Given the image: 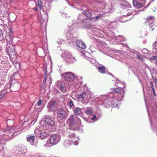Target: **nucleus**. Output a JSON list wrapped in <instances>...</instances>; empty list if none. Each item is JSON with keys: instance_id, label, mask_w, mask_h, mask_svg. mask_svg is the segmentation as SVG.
<instances>
[{"instance_id": "f257e3e1", "label": "nucleus", "mask_w": 157, "mask_h": 157, "mask_svg": "<svg viewBox=\"0 0 157 157\" xmlns=\"http://www.w3.org/2000/svg\"><path fill=\"white\" fill-rule=\"evenodd\" d=\"M77 97L83 103L87 104L90 101L91 95L88 92H83L77 95Z\"/></svg>"}, {"instance_id": "f03ea898", "label": "nucleus", "mask_w": 157, "mask_h": 157, "mask_svg": "<svg viewBox=\"0 0 157 157\" xmlns=\"http://www.w3.org/2000/svg\"><path fill=\"white\" fill-rule=\"evenodd\" d=\"M57 118L61 121L66 120L68 117V115L66 112L61 108L57 109Z\"/></svg>"}, {"instance_id": "7ed1b4c3", "label": "nucleus", "mask_w": 157, "mask_h": 157, "mask_svg": "<svg viewBox=\"0 0 157 157\" xmlns=\"http://www.w3.org/2000/svg\"><path fill=\"white\" fill-rule=\"evenodd\" d=\"M61 136L58 134H52L48 139V141L52 145H54L57 144L60 140Z\"/></svg>"}, {"instance_id": "20e7f679", "label": "nucleus", "mask_w": 157, "mask_h": 157, "mask_svg": "<svg viewBox=\"0 0 157 157\" xmlns=\"http://www.w3.org/2000/svg\"><path fill=\"white\" fill-rule=\"evenodd\" d=\"M104 104L107 108H109L111 106L115 107L117 105L115 104V102L114 99L111 98L105 99L104 101Z\"/></svg>"}, {"instance_id": "39448f33", "label": "nucleus", "mask_w": 157, "mask_h": 157, "mask_svg": "<svg viewBox=\"0 0 157 157\" xmlns=\"http://www.w3.org/2000/svg\"><path fill=\"white\" fill-rule=\"evenodd\" d=\"M65 80L69 82H73L75 79V75L72 72H65L62 75Z\"/></svg>"}, {"instance_id": "423d86ee", "label": "nucleus", "mask_w": 157, "mask_h": 157, "mask_svg": "<svg viewBox=\"0 0 157 157\" xmlns=\"http://www.w3.org/2000/svg\"><path fill=\"white\" fill-rule=\"evenodd\" d=\"M20 85V84L18 83H16L14 84H11L10 86V84L7 83L5 87L8 86L10 87V89H12L13 91H17L19 89Z\"/></svg>"}, {"instance_id": "0eeeda50", "label": "nucleus", "mask_w": 157, "mask_h": 157, "mask_svg": "<svg viewBox=\"0 0 157 157\" xmlns=\"http://www.w3.org/2000/svg\"><path fill=\"white\" fill-rule=\"evenodd\" d=\"M48 109L52 111H54L56 109V103L54 101H50L49 102L48 105Z\"/></svg>"}, {"instance_id": "6e6552de", "label": "nucleus", "mask_w": 157, "mask_h": 157, "mask_svg": "<svg viewBox=\"0 0 157 157\" xmlns=\"http://www.w3.org/2000/svg\"><path fill=\"white\" fill-rule=\"evenodd\" d=\"M52 82V80L50 76L45 75L44 80L43 82V84H45L50 86Z\"/></svg>"}, {"instance_id": "1a4fd4ad", "label": "nucleus", "mask_w": 157, "mask_h": 157, "mask_svg": "<svg viewBox=\"0 0 157 157\" xmlns=\"http://www.w3.org/2000/svg\"><path fill=\"white\" fill-rule=\"evenodd\" d=\"M45 123L51 126H54L55 124L54 121V119L49 117L46 118Z\"/></svg>"}, {"instance_id": "9d476101", "label": "nucleus", "mask_w": 157, "mask_h": 157, "mask_svg": "<svg viewBox=\"0 0 157 157\" xmlns=\"http://www.w3.org/2000/svg\"><path fill=\"white\" fill-rule=\"evenodd\" d=\"M57 87L62 92H64L66 91V87L64 86L63 82L61 81H58L56 84Z\"/></svg>"}, {"instance_id": "9b49d317", "label": "nucleus", "mask_w": 157, "mask_h": 157, "mask_svg": "<svg viewBox=\"0 0 157 157\" xmlns=\"http://www.w3.org/2000/svg\"><path fill=\"white\" fill-rule=\"evenodd\" d=\"M111 91L114 92L117 94H121L122 93L124 94V91L122 88L118 87V88H111Z\"/></svg>"}, {"instance_id": "f8f14e48", "label": "nucleus", "mask_w": 157, "mask_h": 157, "mask_svg": "<svg viewBox=\"0 0 157 157\" xmlns=\"http://www.w3.org/2000/svg\"><path fill=\"white\" fill-rule=\"evenodd\" d=\"M75 123V120L73 115L71 116L67 120V124L70 127L74 125Z\"/></svg>"}, {"instance_id": "ddd939ff", "label": "nucleus", "mask_w": 157, "mask_h": 157, "mask_svg": "<svg viewBox=\"0 0 157 157\" xmlns=\"http://www.w3.org/2000/svg\"><path fill=\"white\" fill-rule=\"evenodd\" d=\"M76 43L77 45L81 48L84 49L86 48L85 44L81 40H78L76 41Z\"/></svg>"}, {"instance_id": "4468645a", "label": "nucleus", "mask_w": 157, "mask_h": 157, "mask_svg": "<svg viewBox=\"0 0 157 157\" xmlns=\"http://www.w3.org/2000/svg\"><path fill=\"white\" fill-rule=\"evenodd\" d=\"M133 6L136 8H141L144 6L145 4L143 3H140L137 1L135 0L133 1Z\"/></svg>"}, {"instance_id": "2eb2a0df", "label": "nucleus", "mask_w": 157, "mask_h": 157, "mask_svg": "<svg viewBox=\"0 0 157 157\" xmlns=\"http://www.w3.org/2000/svg\"><path fill=\"white\" fill-rule=\"evenodd\" d=\"M154 17L152 16H151L146 18L145 19L144 23L145 24H146L148 23H151L154 22Z\"/></svg>"}, {"instance_id": "dca6fc26", "label": "nucleus", "mask_w": 157, "mask_h": 157, "mask_svg": "<svg viewBox=\"0 0 157 157\" xmlns=\"http://www.w3.org/2000/svg\"><path fill=\"white\" fill-rule=\"evenodd\" d=\"M35 138L34 136L30 135L27 137V140L32 144H33L34 143Z\"/></svg>"}, {"instance_id": "f3484780", "label": "nucleus", "mask_w": 157, "mask_h": 157, "mask_svg": "<svg viewBox=\"0 0 157 157\" xmlns=\"http://www.w3.org/2000/svg\"><path fill=\"white\" fill-rule=\"evenodd\" d=\"M98 71L102 74H104L105 71V67L104 66L99 67L98 68Z\"/></svg>"}, {"instance_id": "a211bd4d", "label": "nucleus", "mask_w": 157, "mask_h": 157, "mask_svg": "<svg viewBox=\"0 0 157 157\" xmlns=\"http://www.w3.org/2000/svg\"><path fill=\"white\" fill-rule=\"evenodd\" d=\"M82 109L76 107L74 110V113L77 115H79L81 113Z\"/></svg>"}, {"instance_id": "6ab92c4d", "label": "nucleus", "mask_w": 157, "mask_h": 157, "mask_svg": "<svg viewBox=\"0 0 157 157\" xmlns=\"http://www.w3.org/2000/svg\"><path fill=\"white\" fill-rule=\"evenodd\" d=\"M48 135V134L47 132H43L40 133V137L42 139H44L47 137Z\"/></svg>"}, {"instance_id": "aec40b11", "label": "nucleus", "mask_w": 157, "mask_h": 157, "mask_svg": "<svg viewBox=\"0 0 157 157\" xmlns=\"http://www.w3.org/2000/svg\"><path fill=\"white\" fill-rule=\"evenodd\" d=\"M19 150L21 152L25 153L27 152L26 147L25 146H22L19 148Z\"/></svg>"}, {"instance_id": "412c9836", "label": "nucleus", "mask_w": 157, "mask_h": 157, "mask_svg": "<svg viewBox=\"0 0 157 157\" xmlns=\"http://www.w3.org/2000/svg\"><path fill=\"white\" fill-rule=\"evenodd\" d=\"M91 110L92 109L90 107H87L85 109V112L87 114L91 115L92 114Z\"/></svg>"}, {"instance_id": "4be33fe9", "label": "nucleus", "mask_w": 157, "mask_h": 157, "mask_svg": "<svg viewBox=\"0 0 157 157\" xmlns=\"http://www.w3.org/2000/svg\"><path fill=\"white\" fill-rule=\"evenodd\" d=\"M83 14L85 15L87 17H90L92 15V13L90 11L87 10H84L83 12Z\"/></svg>"}, {"instance_id": "5701e85b", "label": "nucleus", "mask_w": 157, "mask_h": 157, "mask_svg": "<svg viewBox=\"0 0 157 157\" xmlns=\"http://www.w3.org/2000/svg\"><path fill=\"white\" fill-rule=\"evenodd\" d=\"M121 5L124 7H127L130 6L129 3L125 1H123L121 4Z\"/></svg>"}, {"instance_id": "b1692460", "label": "nucleus", "mask_w": 157, "mask_h": 157, "mask_svg": "<svg viewBox=\"0 0 157 157\" xmlns=\"http://www.w3.org/2000/svg\"><path fill=\"white\" fill-rule=\"evenodd\" d=\"M149 28L151 30H153L155 28V24L154 22L149 24Z\"/></svg>"}, {"instance_id": "393cba45", "label": "nucleus", "mask_w": 157, "mask_h": 157, "mask_svg": "<svg viewBox=\"0 0 157 157\" xmlns=\"http://www.w3.org/2000/svg\"><path fill=\"white\" fill-rule=\"evenodd\" d=\"M69 137L71 139L70 140L73 141L75 140L76 139V137L74 134H71L69 136Z\"/></svg>"}, {"instance_id": "a878e982", "label": "nucleus", "mask_w": 157, "mask_h": 157, "mask_svg": "<svg viewBox=\"0 0 157 157\" xmlns=\"http://www.w3.org/2000/svg\"><path fill=\"white\" fill-rule=\"evenodd\" d=\"M37 3L38 8L40 10H41L43 6V3L41 0H37Z\"/></svg>"}, {"instance_id": "bb28decb", "label": "nucleus", "mask_w": 157, "mask_h": 157, "mask_svg": "<svg viewBox=\"0 0 157 157\" xmlns=\"http://www.w3.org/2000/svg\"><path fill=\"white\" fill-rule=\"evenodd\" d=\"M153 91H154L152 90V89H149L148 90L149 94L151 95H153L154 97H155L156 95V94L155 93V94H154Z\"/></svg>"}, {"instance_id": "cd10ccee", "label": "nucleus", "mask_w": 157, "mask_h": 157, "mask_svg": "<svg viewBox=\"0 0 157 157\" xmlns=\"http://www.w3.org/2000/svg\"><path fill=\"white\" fill-rule=\"evenodd\" d=\"M103 14H99L98 16H97L95 17V20L97 21L101 17H103Z\"/></svg>"}, {"instance_id": "c85d7f7f", "label": "nucleus", "mask_w": 157, "mask_h": 157, "mask_svg": "<svg viewBox=\"0 0 157 157\" xmlns=\"http://www.w3.org/2000/svg\"><path fill=\"white\" fill-rule=\"evenodd\" d=\"M68 104L69 105V106L70 107H72L74 105V103H73V101L71 100L69 101V103Z\"/></svg>"}, {"instance_id": "c756f323", "label": "nucleus", "mask_w": 157, "mask_h": 157, "mask_svg": "<svg viewBox=\"0 0 157 157\" xmlns=\"http://www.w3.org/2000/svg\"><path fill=\"white\" fill-rule=\"evenodd\" d=\"M149 89H152V90H153L154 91L153 93H154V94H155V90L153 87V85H150Z\"/></svg>"}, {"instance_id": "7c9ffc66", "label": "nucleus", "mask_w": 157, "mask_h": 157, "mask_svg": "<svg viewBox=\"0 0 157 157\" xmlns=\"http://www.w3.org/2000/svg\"><path fill=\"white\" fill-rule=\"evenodd\" d=\"M156 56H153L149 58V60L150 61H151L153 60H154L155 59H156Z\"/></svg>"}, {"instance_id": "2f4dec72", "label": "nucleus", "mask_w": 157, "mask_h": 157, "mask_svg": "<svg viewBox=\"0 0 157 157\" xmlns=\"http://www.w3.org/2000/svg\"><path fill=\"white\" fill-rule=\"evenodd\" d=\"M42 103V101L41 100H39L37 103V105L38 106H40Z\"/></svg>"}, {"instance_id": "473e14b6", "label": "nucleus", "mask_w": 157, "mask_h": 157, "mask_svg": "<svg viewBox=\"0 0 157 157\" xmlns=\"http://www.w3.org/2000/svg\"><path fill=\"white\" fill-rule=\"evenodd\" d=\"M13 33V32L12 31V29L11 28H10V32L9 34L10 36L12 35Z\"/></svg>"}, {"instance_id": "72a5a7b5", "label": "nucleus", "mask_w": 157, "mask_h": 157, "mask_svg": "<svg viewBox=\"0 0 157 157\" xmlns=\"http://www.w3.org/2000/svg\"><path fill=\"white\" fill-rule=\"evenodd\" d=\"M10 52L13 53L15 52V50L13 48L10 49Z\"/></svg>"}, {"instance_id": "f704fd0d", "label": "nucleus", "mask_w": 157, "mask_h": 157, "mask_svg": "<svg viewBox=\"0 0 157 157\" xmlns=\"http://www.w3.org/2000/svg\"><path fill=\"white\" fill-rule=\"evenodd\" d=\"M96 118V116L95 115H94L92 116V118H91V120H94Z\"/></svg>"}, {"instance_id": "c9c22d12", "label": "nucleus", "mask_w": 157, "mask_h": 157, "mask_svg": "<svg viewBox=\"0 0 157 157\" xmlns=\"http://www.w3.org/2000/svg\"><path fill=\"white\" fill-rule=\"evenodd\" d=\"M93 17H90L87 19V20H90V21H92L93 20Z\"/></svg>"}, {"instance_id": "e433bc0d", "label": "nucleus", "mask_w": 157, "mask_h": 157, "mask_svg": "<svg viewBox=\"0 0 157 157\" xmlns=\"http://www.w3.org/2000/svg\"><path fill=\"white\" fill-rule=\"evenodd\" d=\"M154 81L155 82V84L156 86H157V79L155 78L154 79Z\"/></svg>"}, {"instance_id": "4c0bfd02", "label": "nucleus", "mask_w": 157, "mask_h": 157, "mask_svg": "<svg viewBox=\"0 0 157 157\" xmlns=\"http://www.w3.org/2000/svg\"><path fill=\"white\" fill-rule=\"evenodd\" d=\"M4 94H2L0 95V99L2 98L4 96Z\"/></svg>"}, {"instance_id": "58836bf2", "label": "nucleus", "mask_w": 157, "mask_h": 157, "mask_svg": "<svg viewBox=\"0 0 157 157\" xmlns=\"http://www.w3.org/2000/svg\"><path fill=\"white\" fill-rule=\"evenodd\" d=\"M2 37V35L1 33V32H0V39H1Z\"/></svg>"}, {"instance_id": "ea45409f", "label": "nucleus", "mask_w": 157, "mask_h": 157, "mask_svg": "<svg viewBox=\"0 0 157 157\" xmlns=\"http://www.w3.org/2000/svg\"><path fill=\"white\" fill-rule=\"evenodd\" d=\"M155 65L157 67V57L156 59V61L155 63Z\"/></svg>"}, {"instance_id": "a19ab883", "label": "nucleus", "mask_w": 157, "mask_h": 157, "mask_svg": "<svg viewBox=\"0 0 157 157\" xmlns=\"http://www.w3.org/2000/svg\"><path fill=\"white\" fill-rule=\"evenodd\" d=\"M137 57L138 59H140V57L139 55H137Z\"/></svg>"}, {"instance_id": "79ce46f5", "label": "nucleus", "mask_w": 157, "mask_h": 157, "mask_svg": "<svg viewBox=\"0 0 157 157\" xmlns=\"http://www.w3.org/2000/svg\"><path fill=\"white\" fill-rule=\"evenodd\" d=\"M153 85V82L152 81H151L150 82V85Z\"/></svg>"}, {"instance_id": "37998d69", "label": "nucleus", "mask_w": 157, "mask_h": 157, "mask_svg": "<svg viewBox=\"0 0 157 157\" xmlns=\"http://www.w3.org/2000/svg\"><path fill=\"white\" fill-rule=\"evenodd\" d=\"M34 10H35L36 11L38 10V9L37 8H36V9H34Z\"/></svg>"}]
</instances>
